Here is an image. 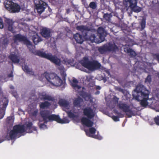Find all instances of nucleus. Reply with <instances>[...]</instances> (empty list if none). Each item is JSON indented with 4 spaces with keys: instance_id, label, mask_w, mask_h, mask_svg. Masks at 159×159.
<instances>
[{
    "instance_id": "nucleus-1",
    "label": "nucleus",
    "mask_w": 159,
    "mask_h": 159,
    "mask_svg": "<svg viewBox=\"0 0 159 159\" xmlns=\"http://www.w3.org/2000/svg\"><path fill=\"white\" fill-rule=\"evenodd\" d=\"M134 91L136 93L135 94H133V98L138 101H140V104L142 107L147 106L148 104L147 100L149 99V91L142 85L137 86Z\"/></svg>"
},
{
    "instance_id": "nucleus-2",
    "label": "nucleus",
    "mask_w": 159,
    "mask_h": 159,
    "mask_svg": "<svg viewBox=\"0 0 159 159\" xmlns=\"http://www.w3.org/2000/svg\"><path fill=\"white\" fill-rule=\"evenodd\" d=\"M84 115L86 117H83L81 119L82 124L88 127H91L93 125V123L90 120L95 116V113L93 109L90 107H85L83 109Z\"/></svg>"
},
{
    "instance_id": "nucleus-3",
    "label": "nucleus",
    "mask_w": 159,
    "mask_h": 159,
    "mask_svg": "<svg viewBox=\"0 0 159 159\" xmlns=\"http://www.w3.org/2000/svg\"><path fill=\"white\" fill-rule=\"evenodd\" d=\"M44 74L47 80L52 85L56 86H60L62 84V80L56 74L46 72Z\"/></svg>"
},
{
    "instance_id": "nucleus-4",
    "label": "nucleus",
    "mask_w": 159,
    "mask_h": 159,
    "mask_svg": "<svg viewBox=\"0 0 159 159\" xmlns=\"http://www.w3.org/2000/svg\"><path fill=\"white\" fill-rule=\"evenodd\" d=\"M36 54L42 57L49 60L56 65L58 66L61 65V60L55 55H52L51 53H46L45 52L38 50L36 52Z\"/></svg>"
},
{
    "instance_id": "nucleus-5",
    "label": "nucleus",
    "mask_w": 159,
    "mask_h": 159,
    "mask_svg": "<svg viewBox=\"0 0 159 159\" xmlns=\"http://www.w3.org/2000/svg\"><path fill=\"white\" fill-rule=\"evenodd\" d=\"M117 107L126 113V115L129 118L135 115V112L130 109L129 106L126 102L120 101L118 103Z\"/></svg>"
},
{
    "instance_id": "nucleus-6",
    "label": "nucleus",
    "mask_w": 159,
    "mask_h": 159,
    "mask_svg": "<svg viewBox=\"0 0 159 159\" xmlns=\"http://www.w3.org/2000/svg\"><path fill=\"white\" fill-rule=\"evenodd\" d=\"M123 3L125 5L130 8L132 11L138 13L142 10V8L137 5V0H124Z\"/></svg>"
},
{
    "instance_id": "nucleus-7",
    "label": "nucleus",
    "mask_w": 159,
    "mask_h": 159,
    "mask_svg": "<svg viewBox=\"0 0 159 159\" xmlns=\"http://www.w3.org/2000/svg\"><path fill=\"white\" fill-rule=\"evenodd\" d=\"M4 5L5 8L11 12H18L20 9V7L18 4L11 1H7L6 3H4Z\"/></svg>"
},
{
    "instance_id": "nucleus-8",
    "label": "nucleus",
    "mask_w": 159,
    "mask_h": 159,
    "mask_svg": "<svg viewBox=\"0 0 159 159\" xmlns=\"http://www.w3.org/2000/svg\"><path fill=\"white\" fill-rule=\"evenodd\" d=\"M118 49V48L115 43H109L100 47L98 48V51L102 53L107 52H115Z\"/></svg>"
},
{
    "instance_id": "nucleus-9",
    "label": "nucleus",
    "mask_w": 159,
    "mask_h": 159,
    "mask_svg": "<svg viewBox=\"0 0 159 159\" xmlns=\"http://www.w3.org/2000/svg\"><path fill=\"white\" fill-rule=\"evenodd\" d=\"M8 102V99L6 97L1 99L0 101V119L2 118L5 115L6 108Z\"/></svg>"
},
{
    "instance_id": "nucleus-10",
    "label": "nucleus",
    "mask_w": 159,
    "mask_h": 159,
    "mask_svg": "<svg viewBox=\"0 0 159 159\" xmlns=\"http://www.w3.org/2000/svg\"><path fill=\"white\" fill-rule=\"evenodd\" d=\"M34 3L38 13L41 14L44 11L47 7V4L42 0H34Z\"/></svg>"
},
{
    "instance_id": "nucleus-11",
    "label": "nucleus",
    "mask_w": 159,
    "mask_h": 159,
    "mask_svg": "<svg viewBox=\"0 0 159 159\" xmlns=\"http://www.w3.org/2000/svg\"><path fill=\"white\" fill-rule=\"evenodd\" d=\"M14 41L15 43H16L17 41L23 42L25 44L27 45H30L31 44L30 41L25 36L22 35L20 34L15 35L14 36Z\"/></svg>"
},
{
    "instance_id": "nucleus-12",
    "label": "nucleus",
    "mask_w": 159,
    "mask_h": 159,
    "mask_svg": "<svg viewBox=\"0 0 159 159\" xmlns=\"http://www.w3.org/2000/svg\"><path fill=\"white\" fill-rule=\"evenodd\" d=\"M48 120L50 121H55L58 123L61 124L68 123L69 122V120L68 119L62 120L60 118L58 115L55 114L50 115Z\"/></svg>"
},
{
    "instance_id": "nucleus-13",
    "label": "nucleus",
    "mask_w": 159,
    "mask_h": 159,
    "mask_svg": "<svg viewBox=\"0 0 159 159\" xmlns=\"http://www.w3.org/2000/svg\"><path fill=\"white\" fill-rule=\"evenodd\" d=\"M14 22L9 19L6 18L5 20V27L9 31L13 33H15L14 30Z\"/></svg>"
},
{
    "instance_id": "nucleus-14",
    "label": "nucleus",
    "mask_w": 159,
    "mask_h": 159,
    "mask_svg": "<svg viewBox=\"0 0 159 159\" xmlns=\"http://www.w3.org/2000/svg\"><path fill=\"white\" fill-rule=\"evenodd\" d=\"M40 115L42 118L44 123H47L48 121L49 117L50 116V112L47 110L41 111L40 112Z\"/></svg>"
},
{
    "instance_id": "nucleus-15",
    "label": "nucleus",
    "mask_w": 159,
    "mask_h": 159,
    "mask_svg": "<svg viewBox=\"0 0 159 159\" xmlns=\"http://www.w3.org/2000/svg\"><path fill=\"white\" fill-rule=\"evenodd\" d=\"M40 34L42 37L46 39H48L51 36L50 30L45 27L40 30Z\"/></svg>"
},
{
    "instance_id": "nucleus-16",
    "label": "nucleus",
    "mask_w": 159,
    "mask_h": 159,
    "mask_svg": "<svg viewBox=\"0 0 159 159\" xmlns=\"http://www.w3.org/2000/svg\"><path fill=\"white\" fill-rule=\"evenodd\" d=\"M13 129L17 134H21L26 131L25 126L24 125H15Z\"/></svg>"
},
{
    "instance_id": "nucleus-17",
    "label": "nucleus",
    "mask_w": 159,
    "mask_h": 159,
    "mask_svg": "<svg viewBox=\"0 0 159 159\" xmlns=\"http://www.w3.org/2000/svg\"><path fill=\"white\" fill-rule=\"evenodd\" d=\"M91 62L92 61H90L88 57H84L81 61V63L84 67L90 70Z\"/></svg>"
},
{
    "instance_id": "nucleus-18",
    "label": "nucleus",
    "mask_w": 159,
    "mask_h": 159,
    "mask_svg": "<svg viewBox=\"0 0 159 159\" xmlns=\"http://www.w3.org/2000/svg\"><path fill=\"white\" fill-rule=\"evenodd\" d=\"M76 29L81 31L82 32H84L85 36L88 37V31L90 30V29L86 26L83 25L77 26L76 27Z\"/></svg>"
},
{
    "instance_id": "nucleus-19",
    "label": "nucleus",
    "mask_w": 159,
    "mask_h": 159,
    "mask_svg": "<svg viewBox=\"0 0 159 159\" xmlns=\"http://www.w3.org/2000/svg\"><path fill=\"white\" fill-rule=\"evenodd\" d=\"M105 32L104 29L102 27H99L97 30V36L102 42L105 39Z\"/></svg>"
},
{
    "instance_id": "nucleus-20",
    "label": "nucleus",
    "mask_w": 159,
    "mask_h": 159,
    "mask_svg": "<svg viewBox=\"0 0 159 159\" xmlns=\"http://www.w3.org/2000/svg\"><path fill=\"white\" fill-rule=\"evenodd\" d=\"M9 59L14 63H17L20 62V58L17 54L11 53L9 56Z\"/></svg>"
},
{
    "instance_id": "nucleus-21",
    "label": "nucleus",
    "mask_w": 159,
    "mask_h": 159,
    "mask_svg": "<svg viewBox=\"0 0 159 159\" xmlns=\"http://www.w3.org/2000/svg\"><path fill=\"white\" fill-rule=\"evenodd\" d=\"M89 40L92 42H95L97 43H100L102 42V40H101L99 38L98 39L95 36V35L94 34H91L89 36L88 35Z\"/></svg>"
},
{
    "instance_id": "nucleus-22",
    "label": "nucleus",
    "mask_w": 159,
    "mask_h": 159,
    "mask_svg": "<svg viewBox=\"0 0 159 159\" xmlns=\"http://www.w3.org/2000/svg\"><path fill=\"white\" fill-rule=\"evenodd\" d=\"M101 66L100 64L97 61H92L90 70H95L98 69H99Z\"/></svg>"
},
{
    "instance_id": "nucleus-23",
    "label": "nucleus",
    "mask_w": 159,
    "mask_h": 159,
    "mask_svg": "<svg viewBox=\"0 0 159 159\" xmlns=\"http://www.w3.org/2000/svg\"><path fill=\"white\" fill-rule=\"evenodd\" d=\"M74 38L78 43L82 44L84 41L83 36L78 33L74 35Z\"/></svg>"
},
{
    "instance_id": "nucleus-24",
    "label": "nucleus",
    "mask_w": 159,
    "mask_h": 159,
    "mask_svg": "<svg viewBox=\"0 0 159 159\" xmlns=\"http://www.w3.org/2000/svg\"><path fill=\"white\" fill-rule=\"evenodd\" d=\"M59 104L60 105L64 107L65 109L64 110L66 111V110H67L69 109V103L66 100L61 99L59 101Z\"/></svg>"
},
{
    "instance_id": "nucleus-25",
    "label": "nucleus",
    "mask_w": 159,
    "mask_h": 159,
    "mask_svg": "<svg viewBox=\"0 0 159 159\" xmlns=\"http://www.w3.org/2000/svg\"><path fill=\"white\" fill-rule=\"evenodd\" d=\"M83 102V99L80 97H78L74 100L73 102V104L75 107H81V104Z\"/></svg>"
},
{
    "instance_id": "nucleus-26",
    "label": "nucleus",
    "mask_w": 159,
    "mask_h": 159,
    "mask_svg": "<svg viewBox=\"0 0 159 159\" xmlns=\"http://www.w3.org/2000/svg\"><path fill=\"white\" fill-rule=\"evenodd\" d=\"M22 68L23 70L27 74L33 75H34V72L30 69L27 65L25 64L24 66H22Z\"/></svg>"
},
{
    "instance_id": "nucleus-27",
    "label": "nucleus",
    "mask_w": 159,
    "mask_h": 159,
    "mask_svg": "<svg viewBox=\"0 0 159 159\" xmlns=\"http://www.w3.org/2000/svg\"><path fill=\"white\" fill-rule=\"evenodd\" d=\"M51 104L48 101H45L43 102H41L39 104V107L40 109H44L48 108L50 105Z\"/></svg>"
},
{
    "instance_id": "nucleus-28",
    "label": "nucleus",
    "mask_w": 159,
    "mask_h": 159,
    "mask_svg": "<svg viewBox=\"0 0 159 159\" xmlns=\"http://www.w3.org/2000/svg\"><path fill=\"white\" fill-rule=\"evenodd\" d=\"M32 39L35 45H37L39 42L42 40L41 38L37 34L32 36Z\"/></svg>"
},
{
    "instance_id": "nucleus-29",
    "label": "nucleus",
    "mask_w": 159,
    "mask_h": 159,
    "mask_svg": "<svg viewBox=\"0 0 159 159\" xmlns=\"http://www.w3.org/2000/svg\"><path fill=\"white\" fill-rule=\"evenodd\" d=\"M124 51L128 53H130L129 55L131 57H134L136 55V53L132 49L130 48L127 49L125 48Z\"/></svg>"
},
{
    "instance_id": "nucleus-30",
    "label": "nucleus",
    "mask_w": 159,
    "mask_h": 159,
    "mask_svg": "<svg viewBox=\"0 0 159 159\" xmlns=\"http://www.w3.org/2000/svg\"><path fill=\"white\" fill-rule=\"evenodd\" d=\"M78 83V81L75 78H74L72 80L71 84L72 86L74 88H76L78 89H79L80 88V87L77 85Z\"/></svg>"
},
{
    "instance_id": "nucleus-31",
    "label": "nucleus",
    "mask_w": 159,
    "mask_h": 159,
    "mask_svg": "<svg viewBox=\"0 0 159 159\" xmlns=\"http://www.w3.org/2000/svg\"><path fill=\"white\" fill-rule=\"evenodd\" d=\"M17 134L13 129L9 133L10 139L11 140L15 139L17 135Z\"/></svg>"
},
{
    "instance_id": "nucleus-32",
    "label": "nucleus",
    "mask_w": 159,
    "mask_h": 159,
    "mask_svg": "<svg viewBox=\"0 0 159 159\" xmlns=\"http://www.w3.org/2000/svg\"><path fill=\"white\" fill-rule=\"evenodd\" d=\"M103 18L104 19L106 20L108 22H110L111 21V18L112 17V15L111 13L108 14L106 13L105 14L103 15Z\"/></svg>"
},
{
    "instance_id": "nucleus-33",
    "label": "nucleus",
    "mask_w": 159,
    "mask_h": 159,
    "mask_svg": "<svg viewBox=\"0 0 159 159\" xmlns=\"http://www.w3.org/2000/svg\"><path fill=\"white\" fill-rule=\"evenodd\" d=\"M33 124L32 122H28L27 123L25 124L26 128L25 129H28L29 133H31L32 132V131L31 130V127L33 125Z\"/></svg>"
},
{
    "instance_id": "nucleus-34",
    "label": "nucleus",
    "mask_w": 159,
    "mask_h": 159,
    "mask_svg": "<svg viewBox=\"0 0 159 159\" xmlns=\"http://www.w3.org/2000/svg\"><path fill=\"white\" fill-rule=\"evenodd\" d=\"M86 135L89 137H90L95 139H98L99 140H101L102 139V137L100 136V135H99L98 134L97 135H91L89 134V133L88 132H86Z\"/></svg>"
},
{
    "instance_id": "nucleus-35",
    "label": "nucleus",
    "mask_w": 159,
    "mask_h": 159,
    "mask_svg": "<svg viewBox=\"0 0 159 159\" xmlns=\"http://www.w3.org/2000/svg\"><path fill=\"white\" fill-rule=\"evenodd\" d=\"M89 7L91 8L94 9L96 8L97 7V5L95 2H92L90 3L89 4Z\"/></svg>"
},
{
    "instance_id": "nucleus-36",
    "label": "nucleus",
    "mask_w": 159,
    "mask_h": 159,
    "mask_svg": "<svg viewBox=\"0 0 159 159\" xmlns=\"http://www.w3.org/2000/svg\"><path fill=\"white\" fill-rule=\"evenodd\" d=\"M9 43V38L7 37H4L2 41V43L4 45H7Z\"/></svg>"
},
{
    "instance_id": "nucleus-37",
    "label": "nucleus",
    "mask_w": 159,
    "mask_h": 159,
    "mask_svg": "<svg viewBox=\"0 0 159 159\" xmlns=\"http://www.w3.org/2000/svg\"><path fill=\"white\" fill-rule=\"evenodd\" d=\"M66 112L69 117L70 118H74L76 117V116L71 111Z\"/></svg>"
},
{
    "instance_id": "nucleus-38",
    "label": "nucleus",
    "mask_w": 159,
    "mask_h": 159,
    "mask_svg": "<svg viewBox=\"0 0 159 159\" xmlns=\"http://www.w3.org/2000/svg\"><path fill=\"white\" fill-rule=\"evenodd\" d=\"M6 121L8 123L12 124L14 120L12 117L9 116L7 117V118Z\"/></svg>"
},
{
    "instance_id": "nucleus-39",
    "label": "nucleus",
    "mask_w": 159,
    "mask_h": 159,
    "mask_svg": "<svg viewBox=\"0 0 159 159\" xmlns=\"http://www.w3.org/2000/svg\"><path fill=\"white\" fill-rule=\"evenodd\" d=\"M45 123H42L40 124L39 125V126L41 129H46L48 128L47 126L45 124Z\"/></svg>"
},
{
    "instance_id": "nucleus-40",
    "label": "nucleus",
    "mask_w": 159,
    "mask_h": 159,
    "mask_svg": "<svg viewBox=\"0 0 159 159\" xmlns=\"http://www.w3.org/2000/svg\"><path fill=\"white\" fill-rule=\"evenodd\" d=\"M141 29L142 30H143L145 27L146 21L144 20H143L140 23Z\"/></svg>"
},
{
    "instance_id": "nucleus-41",
    "label": "nucleus",
    "mask_w": 159,
    "mask_h": 159,
    "mask_svg": "<svg viewBox=\"0 0 159 159\" xmlns=\"http://www.w3.org/2000/svg\"><path fill=\"white\" fill-rule=\"evenodd\" d=\"M89 130V133L91 134H95L96 131V129L94 127L90 128Z\"/></svg>"
},
{
    "instance_id": "nucleus-42",
    "label": "nucleus",
    "mask_w": 159,
    "mask_h": 159,
    "mask_svg": "<svg viewBox=\"0 0 159 159\" xmlns=\"http://www.w3.org/2000/svg\"><path fill=\"white\" fill-rule=\"evenodd\" d=\"M45 100L53 101L54 100V98L53 97H52L51 96L47 95L46 96Z\"/></svg>"
},
{
    "instance_id": "nucleus-43",
    "label": "nucleus",
    "mask_w": 159,
    "mask_h": 159,
    "mask_svg": "<svg viewBox=\"0 0 159 159\" xmlns=\"http://www.w3.org/2000/svg\"><path fill=\"white\" fill-rule=\"evenodd\" d=\"M45 100L53 101L54 100V98L53 97H52L51 96L47 95L46 96Z\"/></svg>"
},
{
    "instance_id": "nucleus-44",
    "label": "nucleus",
    "mask_w": 159,
    "mask_h": 159,
    "mask_svg": "<svg viewBox=\"0 0 159 159\" xmlns=\"http://www.w3.org/2000/svg\"><path fill=\"white\" fill-rule=\"evenodd\" d=\"M154 121L156 124L159 125V116H157L154 118Z\"/></svg>"
},
{
    "instance_id": "nucleus-45",
    "label": "nucleus",
    "mask_w": 159,
    "mask_h": 159,
    "mask_svg": "<svg viewBox=\"0 0 159 159\" xmlns=\"http://www.w3.org/2000/svg\"><path fill=\"white\" fill-rule=\"evenodd\" d=\"M115 89L116 90H117L119 92H121L123 93H124L125 92L124 90L120 87H116L115 88Z\"/></svg>"
},
{
    "instance_id": "nucleus-46",
    "label": "nucleus",
    "mask_w": 159,
    "mask_h": 159,
    "mask_svg": "<svg viewBox=\"0 0 159 159\" xmlns=\"http://www.w3.org/2000/svg\"><path fill=\"white\" fill-rule=\"evenodd\" d=\"M141 37L144 40H145L147 38L146 33L145 31H144L141 33Z\"/></svg>"
},
{
    "instance_id": "nucleus-47",
    "label": "nucleus",
    "mask_w": 159,
    "mask_h": 159,
    "mask_svg": "<svg viewBox=\"0 0 159 159\" xmlns=\"http://www.w3.org/2000/svg\"><path fill=\"white\" fill-rule=\"evenodd\" d=\"M113 101L115 104L117 103L118 104L119 102H118L119 98L115 96L113 98Z\"/></svg>"
},
{
    "instance_id": "nucleus-48",
    "label": "nucleus",
    "mask_w": 159,
    "mask_h": 159,
    "mask_svg": "<svg viewBox=\"0 0 159 159\" xmlns=\"http://www.w3.org/2000/svg\"><path fill=\"white\" fill-rule=\"evenodd\" d=\"M38 110L36 109L34 110V111H32L31 113V115L34 116H36L38 113Z\"/></svg>"
},
{
    "instance_id": "nucleus-49",
    "label": "nucleus",
    "mask_w": 159,
    "mask_h": 159,
    "mask_svg": "<svg viewBox=\"0 0 159 159\" xmlns=\"http://www.w3.org/2000/svg\"><path fill=\"white\" fill-rule=\"evenodd\" d=\"M112 118L115 121H118L120 120L119 117L116 116H112Z\"/></svg>"
},
{
    "instance_id": "nucleus-50",
    "label": "nucleus",
    "mask_w": 159,
    "mask_h": 159,
    "mask_svg": "<svg viewBox=\"0 0 159 159\" xmlns=\"http://www.w3.org/2000/svg\"><path fill=\"white\" fill-rule=\"evenodd\" d=\"M11 93L15 97V98H17L18 97V95L17 94V92L16 90H11Z\"/></svg>"
},
{
    "instance_id": "nucleus-51",
    "label": "nucleus",
    "mask_w": 159,
    "mask_h": 159,
    "mask_svg": "<svg viewBox=\"0 0 159 159\" xmlns=\"http://www.w3.org/2000/svg\"><path fill=\"white\" fill-rule=\"evenodd\" d=\"M151 81V76L150 75H148L147 76V77L145 79V82L150 83Z\"/></svg>"
},
{
    "instance_id": "nucleus-52",
    "label": "nucleus",
    "mask_w": 159,
    "mask_h": 159,
    "mask_svg": "<svg viewBox=\"0 0 159 159\" xmlns=\"http://www.w3.org/2000/svg\"><path fill=\"white\" fill-rule=\"evenodd\" d=\"M47 95V94H46V93H42L41 94L40 96L41 97V99L45 100Z\"/></svg>"
},
{
    "instance_id": "nucleus-53",
    "label": "nucleus",
    "mask_w": 159,
    "mask_h": 159,
    "mask_svg": "<svg viewBox=\"0 0 159 159\" xmlns=\"http://www.w3.org/2000/svg\"><path fill=\"white\" fill-rule=\"evenodd\" d=\"M4 27L3 23L2 20L1 18L0 17V28L2 29Z\"/></svg>"
},
{
    "instance_id": "nucleus-54",
    "label": "nucleus",
    "mask_w": 159,
    "mask_h": 159,
    "mask_svg": "<svg viewBox=\"0 0 159 159\" xmlns=\"http://www.w3.org/2000/svg\"><path fill=\"white\" fill-rule=\"evenodd\" d=\"M116 114H117L120 117L122 118L124 117V115L119 112H116Z\"/></svg>"
},
{
    "instance_id": "nucleus-55",
    "label": "nucleus",
    "mask_w": 159,
    "mask_h": 159,
    "mask_svg": "<svg viewBox=\"0 0 159 159\" xmlns=\"http://www.w3.org/2000/svg\"><path fill=\"white\" fill-rule=\"evenodd\" d=\"M154 57H156V58L157 59V60L159 62V54H156L154 55Z\"/></svg>"
},
{
    "instance_id": "nucleus-56",
    "label": "nucleus",
    "mask_w": 159,
    "mask_h": 159,
    "mask_svg": "<svg viewBox=\"0 0 159 159\" xmlns=\"http://www.w3.org/2000/svg\"><path fill=\"white\" fill-rule=\"evenodd\" d=\"M8 76L9 78L13 77V75L12 71H11L9 74L8 75Z\"/></svg>"
},
{
    "instance_id": "nucleus-57",
    "label": "nucleus",
    "mask_w": 159,
    "mask_h": 159,
    "mask_svg": "<svg viewBox=\"0 0 159 159\" xmlns=\"http://www.w3.org/2000/svg\"><path fill=\"white\" fill-rule=\"evenodd\" d=\"M31 130L32 131H36L37 130V128L35 126H33L31 127Z\"/></svg>"
},
{
    "instance_id": "nucleus-58",
    "label": "nucleus",
    "mask_w": 159,
    "mask_h": 159,
    "mask_svg": "<svg viewBox=\"0 0 159 159\" xmlns=\"http://www.w3.org/2000/svg\"><path fill=\"white\" fill-rule=\"evenodd\" d=\"M101 87L99 86H97L96 87V89H99L100 90L101 89Z\"/></svg>"
},
{
    "instance_id": "nucleus-59",
    "label": "nucleus",
    "mask_w": 159,
    "mask_h": 159,
    "mask_svg": "<svg viewBox=\"0 0 159 159\" xmlns=\"http://www.w3.org/2000/svg\"><path fill=\"white\" fill-rule=\"evenodd\" d=\"M100 93V91H97L95 93V94H98Z\"/></svg>"
},
{
    "instance_id": "nucleus-60",
    "label": "nucleus",
    "mask_w": 159,
    "mask_h": 159,
    "mask_svg": "<svg viewBox=\"0 0 159 159\" xmlns=\"http://www.w3.org/2000/svg\"><path fill=\"white\" fill-rule=\"evenodd\" d=\"M10 88L12 89L13 90L14 89V87L13 86H10Z\"/></svg>"
},
{
    "instance_id": "nucleus-61",
    "label": "nucleus",
    "mask_w": 159,
    "mask_h": 159,
    "mask_svg": "<svg viewBox=\"0 0 159 159\" xmlns=\"http://www.w3.org/2000/svg\"><path fill=\"white\" fill-rule=\"evenodd\" d=\"M2 141L0 139V143H2Z\"/></svg>"
}]
</instances>
